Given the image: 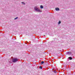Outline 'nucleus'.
<instances>
[{"mask_svg": "<svg viewBox=\"0 0 75 75\" xmlns=\"http://www.w3.org/2000/svg\"><path fill=\"white\" fill-rule=\"evenodd\" d=\"M34 10L36 11H38V12H41V11L40 9H38V8H37V7H35L34 8Z\"/></svg>", "mask_w": 75, "mask_h": 75, "instance_id": "1", "label": "nucleus"}, {"mask_svg": "<svg viewBox=\"0 0 75 75\" xmlns=\"http://www.w3.org/2000/svg\"><path fill=\"white\" fill-rule=\"evenodd\" d=\"M12 61L13 62H16L18 61V60L17 58H14L12 59Z\"/></svg>", "mask_w": 75, "mask_h": 75, "instance_id": "2", "label": "nucleus"}, {"mask_svg": "<svg viewBox=\"0 0 75 75\" xmlns=\"http://www.w3.org/2000/svg\"><path fill=\"white\" fill-rule=\"evenodd\" d=\"M66 54L68 55H71V54H72V52H66Z\"/></svg>", "mask_w": 75, "mask_h": 75, "instance_id": "3", "label": "nucleus"}, {"mask_svg": "<svg viewBox=\"0 0 75 75\" xmlns=\"http://www.w3.org/2000/svg\"><path fill=\"white\" fill-rule=\"evenodd\" d=\"M55 10H56V11H59V8H55Z\"/></svg>", "mask_w": 75, "mask_h": 75, "instance_id": "4", "label": "nucleus"}, {"mask_svg": "<svg viewBox=\"0 0 75 75\" xmlns=\"http://www.w3.org/2000/svg\"><path fill=\"white\" fill-rule=\"evenodd\" d=\"M40 8H41V9H42V8H44V7H43V6L42 5H40Z\"/></svg>", "mask_w": 75, "mask_h": 75, "instance_id": "5", "label": "nucleus"}, {"mask_svg": "<svg viewBox=\"0 0 75 75\" xmlns=\"http://www.w3.org/2000/svg\"><path fill=\"white\" fill-rule=\"evenodd\" d=\"M69 59L70 60H71V59H72V58L71 57H69Z\"/></svg>", "mask_w": 75, "mask_h": 75, "instance_id": "6", "label": "nucleus"}, {"mask_svg": "<svg viewBox=\"0 0 75 75\" xmlns=\"http://www.w3.org/2000/svg\"><path fill=\"white\" fill-rule=\"evenodd\" d=\"M21 3L22 4H24V5H25V3H24V2H22Z\"/></svg>", "mask_w": 75, "mask_h": 75, "instance_id": "7", "label": "nucleus"}, {"mask_svg": "<svg viewBox=\"0 0 75 75\" xmlns=\"http://www.w3.org/2000/svg\"><path fill=\"white\" fill-rule=\"evenodd\" d=\"M61 23V21H59L58 23V24H60Z\"/></svg>", "mask_w": 75, "mask_h": 75, "instance_id": "8", "label": "nucleus"}, {"mask_svg": "<svg viewBox=\"0 0 75 75\" xmlns=\"http://www.w3.org/2000/svg\"><path fill=\"white\" fill-rule=\"evenodd\" d=\"M44 63V61H42L41 62V64H43Z\"/></svg>", "mask_w": 75, "mask_h": 75, "instance_id": "9", "label": "nucleus"}, {"mask_svg": "<svg viewBox=\"0 0 75 75\" xmlns=\"http://www.w3.org/2000/svg\"><path fill=\"white\" fill-rule=\"evenodd\" d=\"M39 68H40V69H42V67L40 66L39 67Z\"/></svg>", "mask_w": 75, "mask_h": 75, "instance_id": "10", "label": "nucleus"}, {"mask_svg": "<svg viewBox=\"0 0 75 75\" xmlns=\"http://www.w3.org/2000/svg\"><path fill=\"white\" fill-rule=\"evenodd\" d=\"M18 17H17L16 18H15L14 19V20H17V18H18Z\"/></svg>", "mask_w": 75, "mask_h": 75, "instance_id": "11", "label": "nucleus"}, {"mask_svg": "<svg viewBox=\"0 0 75 75\" xmlns=\"http://www.w3.org/2000/svg\"><path fill=\"white\" fill-rule=\"evenodd\" d=\"M53 72H54V73H57V71H53Z\"/></svg>", "mask_w": 75, "mask_h": 75, "instance_id": "12", "label": "nucleus"}, {"mask_svg": "<svg viewBox=\"0 0 75 75\" xmlns=\"http://www.w3.org/2000/svg\"><path fill=\"white\" fill-rule=\"evenodd\" d=\"M9 62V63H11V62Z\"/></svg>", "mask_w": 75, "mask_h": 75, "instance_id": "13", "label": "nucleus"}, {"mask_svg": "<svg viewBox=\"0 0 75 75\" xmlns=\"http://www.w3.org/2000/svg\"><path fill=\"white\" fill-rule=\"evenodd\" d=\"M44 36H45V35H44Z\"/></svg>", "mask_w": 75, "mask_h": 75, "instance_id": "14", "label": "nucleus"}]
</instances>
